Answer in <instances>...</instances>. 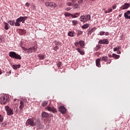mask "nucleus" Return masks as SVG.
I'll return each instance as SVG.
<instances>
[{
    "mask_svg": "<svg viewBox=\"0 0 130 130\" xmlns=\"http://www.w3.org/2000/svg\"><path fill=\"white\" fill-rule=\"evenodd\" d=\"M117 54H120L121 53V52L120 51H117Z\"/></svg>",
    "mask_w": 130,
    "mask_h": 130,
    "instance_id": "nucleus-54",
    "label": "nucleus"
},
{
    "mask_svg": "<svg viewBox=\"0 0 130 130\" xmlns=\"http://www.w3.org/2000/svg\"><path fill=\"white\" fill-rule=\"evenodd\" d=\"M90 5H92V3L91 2V3H90Z\"/></svg>",
    "mask_w": 130,
    "mask_h": 130,
    "instance_id": "nucleus-64",
    "label": "nucleus"
},
{
    "mask_svg": "<svg viewBox=\"0 0 130 130\" xmlns=\"http://www.w3.org/2000/svg\"><path fill=\"white\" fill-rule=\"evenodd\" d=\"M120 49H121V47H116L113 48L114 51H117Z\"/></svg>",
    "mask_w": 130,
    "mask_h": 130,
    "instance_id": "nucleus-29",
    "label": "nucleus"
},
{
    "mask_svg": "<svg viewBox=\"0 0 130 130\" xmlns=\"http://www.w3.org/2000/svg\"><path fill=\"white\" fill-rule=\"evenodd\" d=\"M54 44H55V45H58V44H59V42L55 41Z\"/></svg>",
    "mask_w": 130,
    "mask_h": 130,
    "instance_id": "nucleus-47",
    "label": "nucleus"
},
{
    "mask_svg": "<svg viewBox=\"0 0 130 130\" xmlns=\"http://www.w3.org/2000/svg\"><path fill=\"white\" fill-rule=\"evenodd\" d=\"M9 102V96L7 95H4L0 97V104H7Z\"/></svg>",
    "mask_w": 130,
    "mask_h": 130,
    "instance_id": "nucleus-3",
    "label": "nucleus"
},
{
    "mask_svg": "<svg viewBox=\"0 0 130 130\" xmlns=\"http://www.w3.org/2000/svg\"><path fill=\"white\" fill-rule=\"evenodd\" d=\"M105 32L103 31H101L100 32V35H101V36H102V35H105Z\"/></svg>",
    "mask_w": 130,
    "mask_h": 130,
    "instance_id": "nucleus-38",
    "label": "nucleus"
},
{
    "mask_svg": "<svg viewBox=\"0 0 130 130\" xmlns=\"http://www.w3.org/2000/svg\"><path fill=\"white\" fill-rule=\"evenodd\" d=\"M36 49H37V48L35 47H30L28 49L27 53H28V54H29V53H32V52L36 51Z\"/></svg>",
    "mask_w": 130,
    "mask_h": 130,
    "instance_id": "nucleus-9",
    "label": "nucleus"
},
{
    "mask_svg": "<svg viewBox=\"0 0 130 130\" xmlns=\"http://www.w3.org/2000/svg\"><path fill=\"white\" fill-rule=\"evenodd\" d=\"M78 7H79V4H75L74 5L73 8L74 9H78Z\"/></svg>",
    "mask_w": 130,
    "mask_h": 130,
    "instance_id": "nucleus-37",
    "label": "nucleus"
},
{
    "mask_svg": "<svg viewBox=\"0 0 130 130\" xmlns=\"http://www.w3.org/2000/svg\"><path fill=\"white\" fill-rule=\"evenodd\" d=\"M80 21L82 23H86L89 20H91V15L88 14L83 16H81L79 18Z\"/></svg>",
    "mask_w": 130,
    "mask_h": 130,
    "instance_id": "nucleus-2",
    "label": "nucleus"
},
{
    "mask_svg": "<svg viewBox=\"0 0 130 130\" xmlns=\"http://www.w3.org/2000/svg\"><path fill=\"white\" fill-rule=\"evenodd\" d=\"M45 109L46 110H48V111H50L51 112H52L53 113H56V109L53 107L48 106L45 107Z\"/></svg>",
    "mask_w": 130,
    "mask_h": 130,
    "instance_id": "nucleus-5",
    "label": "nucleus"
},
{
    "mask_svg": "<svg viewBox=\"0 0 130 130\" xmlns=\"http://www.w3.org/2000/svg\"><path fill=\"white\" fill-rule=\"evenodd\" d=\"M12 68L14 69V70H18V69H20L21 66H12Z\"/></svg>",
    "mask_w": 130,
    "mask_h": 130,
    "instance_id": "nucleus-30",
    "label": "nucleus"
},
{
    "mask_svg": "<svg viewBox=\"0 0 130 130\" xmlns=\"http://www.w3.org/2000/svg\"><path fill=\"white\" fill-rule=\"evenodd\" d=\"M57 68H58V69H61V66H57Z\"/></svg>",
    "mask_w": 130,
    "mask_h": 130,
    "instance_id": "nucleus-58",
    "label": "nucleus"
},
{
    "mask_svg": "<svg viewBox=\"0 0 130 130\" xmlns=\"http://www.w3.org/2000/svg\"><path fill=\"white\" fill-rule=\"evenodd\" d=\"M74 34H75V32L69 31L68 32V36H70V37H74Z\"/></svg>",
    "mask_w": 130,
    "mask_h": 130,
    "instance_id": "nucleus-26",
    "label": "nucleus"
},
{
    "mask_svg": "<svg viewBox=\"0 0 130 130\" xmlns=\"http://www.w3.org/2000/svg\"><path fill=\"white\" fill-rule=\"evenodd\" d=\"M109 57L111 58V57H113V56H112V55L111 54H109L108 55Z\"/></svg>",
    "mask_w": 130,
    "mask_h": 130,
    "instance_id": "nucleus-57",
    "label": "nucleus"
},
{
    "mask_svg": "<svg viewBox=\"0 0 130 130\" xmlns=\"http://www.w3.org/2000/svg\"><path fill=\"white\" fill-rule=\"evenodd\" d=\"M129 7H130V4L125 3L123 5V6L121 7V9H122V10H126V9H128Z\"/></svg>",
    "mask_w": 130,
    "mask_h": 130,
    "instance_id": "nucleus-12",
    "label": "nucleus"
},
{
    "mask_svg": "<svg viewBox=\"0 0 130 130\" xmlns=\"http://www.w3.org/2000/svg\"><path fill=\"white\" fill-rule=\"evenodd\" d=\"M21 48H22V49H23V50H24V51H26V52H27V51H28V49H27V48H25V47H21Z\"/></svg>",
    "mask_w": 130,
    "mask_h": 130,
    "instance_id": "nucleus-39",
    "label": "nucleus"
},
{
    "mask_svg": "<svg viewBox=\"0 0 130 130\" xmlns=\"http://www.w3.org/2000/svg\"><path fill=\"white\" fill-rule=\"evenodd\" d=\"M5 108L7 112L8 115H13V110H12V109H11L9 106H6Z\"/></svg>",
    "mask_w": 130,
    "mask_h": 130,
    "instance_id": "nucleus-7",
    "label": "nucleus"
},
{
    "mask_svg": "<svg viewBox=\"0 0 130 130\" xmlns=\"http://www.w3.org/2000/svg\"><path fill=\"white\" fill-rule=\"evenodd\" d=\"M106 61L107 62V63H110L111 62V59L108 58Z\"/></svg>",
    "mask_w": 130,
    "mask_h": 130,
    "instance_id": "nucleus-40",
    "label": "nucleus"
},
{
    "mask_svg": "<svg viewBox=\"0 0 130 130\" xmlns=\"http://www.w3.org/2000/svg\"><path fill=\"white\" fill-rule=\"evenodd\" d=\"M64 16H66V17H71V16H72V14L68 12H65Z\"/></svg>",
    "mask_w": 130,
    "mask_h": 130,
    "instance_id": "nucleus-32",
    "label": "nucleus"
},
{
    "mask_svg": "<svg viewBox=\"0 0 130 130\" xmlns=\"http://www.w3.org/2000/svg\"><path fill=\"white\" fill-rule=\"evenodd\" d=\"M105 35H106V36H108V35H109V32H105Z\"/></svg>",
    "mask_w": 130,
    "mask_h": 130,
    "instance_id": "nucleus-51",
    "label": "nucleus"
},
{
    "mask_svg": "<svg viewBox=\"0 0 130 130\" xmlns=\"http://www.w3.org/2000/svg\"><path fill=\"white\" fill-rule=\"evenodd\" d=\"M47 103H48V101H47L43 102L42 104V106H43L44 107L46 106V105H47Z\"/></svg>",
    "mask_w": 130,
    "mask_h": 130,
    "instance_id": "nucleus-28",
    "label": "nucleus"
},
{
    "mask_svg": "<svg viewBox=\"0 0 130 130\" xmlns=\"http://www.w3.org/2000/svg\"><path fill=\"white\" fill-rule=\"evenodd\" d=\"M15 26L16 27H20L21 26V24H20V22L16 19V22L15 23Z\"/></svg>",
    "mask_w": 130,
    "mask_h": 130,
    "instance_id": "nucleus-27",
    "label": "nucleus"
},
{
    "mask_svg": "<svg viewBox=\"0 0 130 130\" xmlns=\"http://www.w3.org/2000/svg\"><path fill=\"white\" fill-rule=\"evenodd\" d=\"M105 14H107V13H108V11H105Z\"/></svg>",
    "mask_w": 130,
    "mask_h": 130,
    "instance_id": "nucleus-62",
    "label": "nucleus"
},
{
    "mask_svg": "<svg viewBox=\"0 0 130 130\" xmlns=\"http://www.w3.org/2000/svg\"><path fill=\"white\" fill-rule=\"evenodd\" d=\"M75 14L76 16H77V17H78V16H79V15H80V13H75Z\"/></svg>",
    "mask_w": 130,
    "mask_h": 130,
    "instance_id": "nucleus-55",
    "label": "nucleus"
},
{
    "mask_svg": "<svg viewBox=\"0 0 130 130\" xmlns=\"http://www.w3.org/2000/svg\"><path fill=\"white\" fill-rule=\"evenodd\" d=\"M9 56L11 57V58H14L15 59H22L21 56L16 54L15 52H10Z\"/></svg>",
    "mask_w": 130,
    "mask_h": 130,
    "instance_id": "nucleus-4",
    "label": "nucleus"
},
{
    "mask_svg": "<svg viewBox=\"0 0 130 130\" xmlns=\"http://www.w3.org/2000/svg\"><path fill=\"white\" fill-rule=\"evenodd\" d=\"M108 58V57L106 56H104L102 58V60H103V61H106Z\"/></svg>",
    "mask_w": 130,
    "mask_h": 130,
    "instance_id": "nucleus-33",
    "label": "nucleus"
},
{
    "mask_svg": "<svg viewBox=\"0 0 130 130\" xmlns=\"http://www.w3.org/2000/svg\"><path fill=\"white\" fill-rule=\"evenodd\" d=\"M67 5H68V6H69L70 7H71V6H73V4L70 2L67 3Z\"/></svg>",
    "mask_w": 130,
    "mask_h": 130,
    "instance_id": "nucleus-43",
    "label": "nucleus"
},
{
    "mask_svg": "<svg viewBox=\"0 0 130 130\" xmlns=\"http://www.w3.org/2000/svg\"><path fill=\"white\" fill-rule=\"evenodd\" d=\"M78 34H79V35H81L83 34V31H79L78 32Z\"/></svg>",
    "mask_w": 130,
    "mask_h": 130,
    "instance_id": "nucleus-52",
    "label": "nucleus"
},
{
    "mask_svg": "<svg viewBox=\"0 0 130 130\" xmlns=\"http://www.w3.org/2000/svg\"><path fill=\"white\" fill-rule=\"evenodd\" d=\"M27 19L28 17L27 16H20V17L18 18L16 20H17V21L19 22V23L21 22L22 24H24V23H25V21H26V20H27Z\"/></svg>",
    "mask_w": 130,
    "mask_h": 130,
    "instance_id": "nucleus-6",
    "label": "nucleus"
},
{
    "mask_svg": "<svg viewBox=\"0 0 130 130\" xmlns=\"http://www.w3.org/2000/svg\"><path fill=\"white\" fill-rule=\"evenodd\" d=\"M112 8L113 9V10H115V9H116V5H114L112 6Z\"/></svg>",
    "mask_w": 130,
    "mask_h": 130,
    "instance_id": "nucleus-50",
    "label": "nucleus"
},
{
    "mask_svg": "<svg viewBox=\"0 0 130 130\" xmlns=\"http://www.w3.org/2000/svg\"><path fill=\"white\" fill-rule=\"evenodd\" d=\"M22 32H23V33H26V30H22Z\"/></svg>",
    "mask_w": 130,
    "mask_h": 130,
    "instance_id": "nucleus-60",
    "label": "nucleus"
},
{
    "mask_svg": "<svg viewBox=\"0 0 130 130\" xmlns=\"http://www.w3.org/2000/svg\"><path fill=\"white\" fill-rule=\"evenodd\" d=\"M2 126H6V125H7V124L6 123V122H3L1 124Z\"/></svg>",
    "mask_w": 130,
    "mask_h": 130,
    "instance_id": "nucleus-44",
    "label": "nucleus"
},
{
    "mask_svg": "<svg viewBox=\"0 0 130 130\" xmlns=\"http://www.w3.org/2000/svg\"><path fill=\"white\" fill-rule=\"evenodd\" d=\"M79 44H80V43H79V42H78V41H76L75 43V46L76 47H79Z\"/></svg>",
    "mask_w": 130,
    "mask_h": 130,
    "instance_id": "nucleus-36",
    "label": "nucleus"
},
{
    "mask_svg": "<svg viewBox=\"0 0 130 130\" xmlns=\"http://www.w3.org/2000/svg\"><path fill=\"white\" fill-rule=\"evenodd\" d=\"M89 26H90V24H89L88 23H86L82 25L81 28L82 29H87V28L89 27Z\"/></svg>",
    "mask_w": 130,
    "mask_h": 130,
    "instance_id": "nucleus-22",
    "label": "nucleus"
},
{
    "mask_svg": "<svg viewBox=\"0 0 130 130\" xmlns=\"http://www.w3.org/2000/svg\"><path fill=\"white\" fill-rule=\"evenodd\" d=\"M4 121V116L0 115V122H3Z\"/></svg>",
    "mask_w": 130,
    "mask_h": 130,
    "instance_id": "nucleus-34",
    "label": "nucleus"
},
{
    "mask_svg": "<svg viewBox=\"0 0 130 130\" xmlns=\"http://www.w3.org/2000/svg\"><path fill=\"white\" fill-rule=\"evenodd\" d=\"M76 49V50H77L78 52H79L81 55H84V54H85V52L84 51V50L81 49L79 48H77Z\"/></svg>",
    "mask_w": 130,
    "mask_h": 130,
    "instance_id": "nucleus-14",
    "label": "nucleus"
},
{
    "mask_svg": "<svg viewBox=\"0 0 130 130\" xmlns=\"http://www.w3.org/2000/svg\"><path fill=\"white\" fill-rule=\"evenodd\" d=\"M57 49H58V47L57 46L54 48V50H57Z\"/></svg>",
    "mask_w": 130,
    "mask_h": 130,
    "instance_id": "nucleus-48",
    "label": "nucleus"
},
{
    "mask_svg": "<svg viewBox=\"0 0 130 130\" xmlns=\"http://www.w3.org/2000/svg\"><path fill=\"white\" fill-rule=\"evenodd\" d=\"M83 3V0H80L78 1V4H82Z\"/></svg>",
    "mask_w": 130,
    "mask_h": 130,
    "instance_id": "nucleus-53",
    "label": "nucleus"
},
{
    "mask_svg": "<svg viewBox=\"0 0 130 130\" xmlns=\"http://www.w3.org/2000/svg\"><path fill=\"white\" fill-rule=\"evenodd\" d=\"M3 74V72H2V70H0V75H2Z\"/></svg>",
    "mask_w": 130,
    "mask_h": 130,
    "instance_id": "nucleus-61",
    "label": "nucleus"
},
{
    "mask_svg": "<svg viewBox=\"0 0 130 130\" xmlns=\"http://www.w3.org/2000/svg\"><path fill=\"white\" fill-rule=\"evenodd\" d=\"M25 106V104L23 103V101H20V106H19V109H20V110H21V109H23V108H24Z\"/></svg>",
    "mask_w": 130,
    "mask_h": 130,
    "instance_id": "nucleus-17",
    "label": "nucleus"
},
{
    "mask_svg": "<svg viewBox=\"0 0 130 130\" xmlns=\"http://www.w3.org/2000/svg\"><path fill=\"white\" fill-rule=\"evenodd\" d=\"M79 45H80V47H84V46H85V42L82 40L79 41Z\"/></svg>",
    "mask_w": 130,
    "mask_h": 130,
    "instance_id": "nucleus-23",
    "label": "nucleus"
},
{
    "mask_svg": "<svg viewBox=\"0 0 130 130\" xmlns=\"http://www.w3.org/2000/svg\"><path fill=\"white\" fill-rule=\"evenodd\" d=\"M11 74H12V72L11 71H9L8 72L6 73V76H10V75H11Z\"/></svg>",
    "mask_w": 130,
    "mask_h": 130,
    "instance_id": "nucleus-42",
    "label": "nucleus"
},
{
    "mask_svg": "<svg viewBox=\"0 0 130 130\" xmlns=\"http://www.w3.org/2000/svg\"><path fill=\"white\" fill-rule=\"evenodd\" d=\"M59 111L62 113V114H64L67 112V109L64 106H60L59 108Z\"/></svg>",
    "mask_w": 130,
    "mask_h": 130,
    "instance_id": "nucleus-10",
    "label": "nucleus"
},
{
    "mask_svg": "<svg viewBox=\"0 0 130 130\" xmlns=\"http://www.w3.org/2000/svg\"><path fill=\"white\" fill-rule=\"evenodd\" d=\"M101 46V45L98 44L96 46V47L94 48V50L95 51H97V50H98V49H99V48H100V47Z\"/></svg>",
    "mask_w": 130,
    "mask_h": 130,
    "instance_id": "nucleus-31",
    "label": "nucleus"
},
{
    "mask_svg": "<svg viewBox=\"0 0 130 130\" xmlns=\"http://www.w3.org/2000/svg\"><path fill=\"white\" fill-rule=\"evenodd\" d=\"M65 10L66 11H71V8H66Z\"/></svg>",
    "mask_w": 130,
    "mask_h": 130,
    "instance_id": "nucleus-49",
    "label": "nucleus"
},
{
    "mask_svg": "<svg viewBox=\"0 0 130 130\" xmlns=\"http://www.w3.org/2000/svg\"><path fill=\"white\" fill-rule=\"evenodd\" d=\"M22 102L26 105L28 103V100L27 99H24L22 101Z\"/></svg>",
    "mask_w": 130,
    "mask_h": 130,
    "instance_id": "nucleus-35",
    "label": "nucleus"
},
{
    "mask_svg": "<svg viewBox=\"0 0 130 130\" xmlns=\"http://www.w3.org/2000/svg\"><path fill=\"white\" fill-rule=\"evenodd\" d=\"M99 43L100 44H109V41L108 39L101 40L99 41Z\"/></svg>",
    "mask_w": 130,
    "mask_h": 130,
    "instance_id": "nucleus-11",
    "label": "nucleus"
},
{
    "mask_svg": "<svg viewBox=\"0 0 130 130\" xmlns=\"http://www.w3.org/2000/svg\"><path fill=\"white\" fill-rule=\"evenodd\" d=\"M4 24L5 26L4 28L5 29V30H9L10 28H11V26H10V24H9V23L4 22Z\"/></svg>",
    "mask_w": 130,
    "mask_h": 130,
    "instance_id": "nucleus-15",
    "label": "nucleus"
},
{
    "mask_svg": "<svg viewBox=\"0 0 130 130\" xmlns=\"http://www.w3.org/2000/svg\"><path fill=\"white\" fill-rule=\"evenodd\" d=\"M43 117L45 118H47V117H49V114L46 113V112H43L42 114Z\"/></svg>",
    "mask_w": 130,
    "mask_h": 130,
    "instance_id": "nucleus-18",
    "label": "nucleus"
},
{
    "mask_svg": "<svg viewBox=\"0 0 130 130\" xmlns=\"http://www.w3.org/2000/svg\"><path fill=\"white\" fill-rule=\"evenodd\" d=\"M14 66H20V64H15Z\"/></svg>",
    "mask_w": 130,
    "mask_h": 130,
    "instance_id": "nucleus-63",
    "label": "nucleus"
},
{
    "mask_svg": "<svg viewBox=\"0 0 130 130\" xmlns=\"http://www.w3.org/2000/svg\"><path fill=\"white\" fill-rule=\"evenodd\" d=\"M95 30H96V27L92 28L90 30H89L88 31V32H87L88 35H91V34H92V33H93V32H95Z\"/></svg>",
    "mask_w": 130,
    "mask_h": 130,
    "instance_id": "nucleus-16",
    "label": "nucleus"
},
{
    "mask_svg": "<svg viewBox=\"0 0 130 130\" xmlns=\"http://www.w3.org/2000/svg\"><path fill=\"white\" fill-rule=\"evenodd\" d=\"M100 60H101V59L100 58H98L96 59L95 60L96 66H100Z\"/></svg>",
    "mask_w": 130,
    "mask_h": 130,
    "instance_id": "nucleus-25",
    "label": "nucleus"
},
{
    "mask_svg": "<svg viewBox=\"0 0 130 130\" xmlns=\"http://www.w3.org/2000/svg\"><path fill=\"white\" fill-rule=\"evenodd\" d=\"M57 66H61V62H58V64H57Z\"/></svg>",
    "mask_w": 130,
    "mask_h": 130,
    "instance_id": "nucleus-56",
    "label": "nucleus"
},
{
    "mask_svg": "<svg viewBox=\"0 0 130 130\" xmlns=\"http://www.w3.org/2000/svg\"><path fill=\"white\" fill-rule=\"evenodd\" d=\"M112 12V9H109L108 10V13H111Z\"/></svg>",
    "mask_w": 130,
    "mask_h": 130,
    "instance_id": "nucleus-46",
    "label": "nucleus"
},
{
    "mask_svg": "<svg viewBox=\"0 0 130 130\" xmlns=\"http://www.w3.org/2000/svg\"><path fill=\"white\" fill-rule=\"evenodd\" d=\"M38 56L40 59H44V58H45V55H43L42 54H38Z\"/></svg>",
    "mask_w": 130,
    "mask_h": 130,
    "instance_id": "nucleus-21",
    "label": "nucleus"
},
{
    "mask_svg": "<svg viewBox=\"0 0 130 130\" xmlns=\"http://www.w3.org/2000/svg\"><path fill=\"white\" fill-rule=\"evenodd\" d=\"M77 0H72V2H73V3H76V1Z\"/></svg>",
    "mask_w": 130,
    "mask_h": 130,
    "instance_id": "nucleus-59",
    "label": "nucleus"
},
{
    "mask_svg": "<svg viewBox=\"0 0 130 130\" xmlns=\"http://www.w3.org/2000/svg\"><path fill=\"white\" fill-rule=\"evenodd\" d=\"M46 7H50L51 8H56V4L54 3L47 2L45 3Z\"/></svg>",
    "mask_w": 130,
    "mask_h": 130,
    "instance_id": "nucleus-8",
    "label": "nucleus"
},
{
    "mask_svg": "<svg viewBox=\"0 0 130 130\" xmlns=\"http://www.w3.org/2000/svg\"><path fill=\"white\" fill-rule=\"evenodd\" d=\"M8 23L10 24L11 26H14V25H15V21L14 20H8Z\"/></svg>",
    "mask_w": 130,
    "mask_h": 130,
    "instance_id": "nucleus-20",
    "label": "nucleus"
},
{
    "mask_svg": "<svg viewBox=\"0 0 130 130\" xmlns=\"http://www.w3.org/2000/svg\"><path fill=\"white\" fill-rule=\"evenodd\" d=\"M112 56L114 58H115V59H118V58L119 57H120V55H117L116 54H115V53H113L112 54Z\"/></svg>",
    "mask_w": 130,
    "mask_h": 130,
    "instance_id": "nucleus-19",
    "label": "nucleus"
},
{
    "mask_svg": "<svg viewBox=\"0 0 130 130\" xmlns=\"http://www.w3.org/2000/svg\"><path fill=\"white\" fill-rule=\"evenodd\" d=\"M79 24V21L78 20H72V25L73 26H77Z\"/></svg>",
    "mask_w": 130,
    "mask_h": 130,
    "instance_id": "nucleus-24",
    "label": "nucleus"
},
{
    "mask_svg": "<svg viewBox=\"0 0 130 130\" xmlns=\"http://www.w3.org/2000/svg\"><path fill=\"white\" fill-rule=\"evenodd\" d=\"M71 17H72L73 18H78V16L76 15L75 14H71Z\"/></svg>",
    "mask_w": 130,
    "mask_h": 130,
    "instance_id": "nucleus-41",
    "label": "nucleus"
},
{
    "mask_svg": "<svg viewBox=\"0 0 130 130\" xmlns=\"http://www.w3.org/2000/svg\"><path fill=\"white\" fill-rule=\"evenodd\" d=\"M124 17L126 19H130V11L129 10H128L127 11V12L124 13Z\"/></svg>",
    "mask_w": 130,
    "mask_h": 130,
    "instance_id": "nucleus-13",
    "label": "nucleus"
},
{
    "mask_svg": "<svg viewBox=\"0 0 130 130\" xmlns=\"http://www.w3.org/2000/svg\"><path fill=\"white\" fill-rule=\"evenodd\" d=\"M25 7H30V4L29 3H26V4H25Z\"/></svg>",
    "mask_w": 130,
    "mask_h": 130,
    "instance_id": "nucleus-45",
    "label": "nucleus"
},
{
    "mask_svg": "<svg viewBox=\"0 0 130 130\" xmlns=\"http://www.w3.org/2000/svg\"><path fill=\"white\" fill-rule=\"evenodd\" d=\"M26 126H37L38 128H42V125H41V121L40 119H38L36 120L34 118H30L28 119L25 122Z\"/></svg>",
    "mask_w": 130,
    "mask_h": 130,
    "instance_id": "nucleus-1",
    "label": "nucleus"
}]
</instances>
